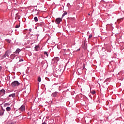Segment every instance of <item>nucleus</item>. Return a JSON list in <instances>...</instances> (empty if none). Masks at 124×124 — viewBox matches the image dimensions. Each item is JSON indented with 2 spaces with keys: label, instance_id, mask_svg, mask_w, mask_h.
Here are the masks:
<instances>
[{
  "label": "nucleus",
  "instance_id": "f257e3e1",
  "mask_svg": "<svg viewBox=\"0 0 124 124\" xmlns=\"http://www.w3.org/2000/svg\"><path fill=\"white\" fill-rule=\"evenodd\" d=\"M19 85H20V83L17 81H13L11 84V86L13 88H14V87H17L19 86Z\"/></svg>",
  "mask_w": 124,
  "mask_h": 124
},
{
  "label": "nucleus",
  "instance_id": "f03ea898",
  "mask_svg": "<svg viewBox=\"0 0 124 124\" xmlns=\"http://www.w3.org/2000/svg\"><path fill=\"white\" fill-rule=\"evenodd\" d=\"M11 53V51L10 50H8L6 51L5 54L4 55V58H6V57H8V58L9 57V55Z\"/></svg>",
  "mask_w": 124,
  "mask_h": 124
},
{
  "label": "nucleus",
  "instance_id": "7ed1b4c3",
  "mask_svg": "<svg viewBox=\"0 0 124 124\" xmlns=\"http://www.w3.org/2000/svg\"><path fill=\"white\" fill-rule=\"evenodd\" d=\"M62 18H57L55 20V23L56 24H57L58 25H59V24H60V23H61V22H62Z\"/></svg>",
  "mask_w": 124,
  "mask_h": 124
},
{
  "label": "nucleus",
  "instance_id": "20e7f679",
  "mask_svg": "<svg viewBox=\"0 0 124 124\" xmlns=\"http://www.w3.org/2000/svg\"><path fill=\"white\" fill-rule=\"evenodd\" d=\"M60 93H59V92H55L52 94V96L53 97H58Z\"/></svg>",
  "mask_w": 124,
  "mask_h": 124
},
{
  "label": "nucleus",
  "instance_id": "39448f33",
  "mask_svg": "<svg viewBox=\"0 0 124 124\" xmlns=\"http://www.w3.org/2000/svg\"><path fill=\"white\" fill-rule=\"evenodd\" d=\"M19 110L20 111V113H22V112H24L25 106L24 105L21 106V107L19 108Z\"/></svg>",
  "mask_w": 124,
  "mask_h": 124
},
{
  "label": "nucleus",
  "instance_id": "423d86ee",
  "mask_svg": "<svg viewBox=\"0 0 124 124\" xmlns=\"http://www.w3.org/2000/svg\"><path fill=\"white\" fill-rule=\"evenodd\" d=\"M20 16H19V15L18 14V13L16 14V17H15L16 20H19V19H20Z\"/></svg>",
  "mask_w": 124,
  "mask_h": 124
},
{
  "label": "nucleus",
  "instance_id": "0eeeda50",
  "mask_svg": "<svg viewBox=\"0 0 124 124\" xmlns=\"http://www.w3.org/2000/svg\"><path fill=\"white\" fill-rule=\"evenodd\" d=\"M9 97H13V98L15 97V93H12V94H10L9 95Z\"/></svg>",
  "mask_w": 124,
  "mask_h": 124
},
{
  "label": "nucleus",
  "instance_id": "6e6552de",
  "mask_svg": "<svg viewBox=\"0 0 124 124\" xmlns=\"http://www.w3.org/2000/svg\"><path fill=\"white\" fill-rule=\"evenodd\" d=\"M10 57H11V59H12V60H13L14 59V58H15V57H16V55L12 54V55H11Z\"/></svg>",
  "mask_w": 124,
  "mask_h": 124
},
{
  "label": "nucleus",
  "instance_id": "1a4fd4ad",
  "mask_svg": "<svg viewBox=\"0 0 124 124\" xmlns=\"http://www.w3.org/2000/svg\"><path fill=\"white\" fill-rule=\"evenodd\" d=\"M5 93V91H4V90L3 89H2L0 91V93H1L2 95L4 94Z\"/></svg>",
  "mask_w": 124,
  "mask_h": 124
},
{
  "label": "nucleus",
  "instance_id": "9d476101",
  "mask_svg": "<svg viewBox=\"0 0 124 124\" xmlns=\"http://www.w3.org/2000/svg\"><path fill=\"white\" fill-rule=\"evenodd\" d=\"M6 110L7 111V112H8L11 110V108L8 107L6 108Z\"/></svg>",
  "mask_w": 124,
  "mask_h": 124
},
{
  "label": "nucleus",
  "instance_id": "9b49d317",
  "mask_svg": "<svg viewBox=\"0 0 124 124\" xmlns=\"http://www.w3.org/2000/svg\"><path fill=\"white\" fill-rule=\"evenodd\" d=\"M20 49L17 48L15 52L16 54H19V53H20Z\"/></svg>",
  "mask_w": 124,
  "mask_h": 124
},
{
  "label": "nucleus",
  "instance_id": "f8f14e48",
  "mask_svg": "<svg viewBox=\"0 0 124 124\" xmlns=\"http://www.w3.org/2000/svg\"><path fill=\"white\" fill-rule=\"evenodd\" d=\"M65 15H67V12H65L63 14V15H62V18H63V17H64Z\"/></svg>",
  "mask_w": 124,
  "mask_h": 124
},
{
  "label": "nucleus",
  "instance_id": "ddd939ff",
  "mask_svg": "<svg viewBox=\"0 0 124 124\" xmlns=\"http://www.w3.org/2000/svg\"><path fill=\"white\" fill-rule=\"evenodd\" d=\"M38 48H39V46H35V51H38Z\"/></svg>",
  "mask_w": 124,
  "mask_h": 124
},
{
  "label": "nucleus",
  "instance_id": "4468645a",
  "mask_svg": "<svg viewBox=\"0 0 124 124\" xmlns=\"http://www.w3.org/2000/svg\"><path fill=\"white\" fill-rule=\"evenodd\" d=\"M2 115H3V110H1L0 111V116H2Z\"/></svg>",
  "mask_w": 124,
  "mask_h": 124
},
{
  "label": "nucleus",
  "instance_id": "2eb2a0df",
  "mask_svg": "<svg viewBox=\"0 0 124 124\" xmlns=\"http://www.w3.org/2000/svg\"><path fill=\"white\" fill-rule=\"evenodd\" d=\"M38 81L39 82H41V78H40V77H39L38 78Z\"/></svg>",
  "mask_w": 124,
  "mask_h": 124
},
{
  "label": "nucleus",
  "instance_id": "dca6fc26",
  "mask_svg": "<svg viewBox=\"0 0 124 124\" xmlns=\"http://www.w3.org/2000/svg\"><path fill=\"white\" fill-rule=\"evenodd\" d=\"M34 19L35 22H37L38 21V19L37 18V17H36V16H35Z\"/></svg>",
  "mask_w": 124,
  "mask_h": 124
},
{
  "label": "nucleus",
  "instance_id": "f3484780",
  "mask_svg": "<svg viewBox=\"0 0 124 124\" xmlns=\"http://www.w3.org/2000/svg\"><path fill=\"white\" fill-rule=\"evenodd\" d=\"M16 29H18V28H20V25H17L15 27Z\"/></svg>",
  "mask_w": 124,
  "mask_h": 124
},
{
  "label": "nucleus",
  "instance_id": "a211bd4d",
  "mask_svg": "<svg viewBox=\"0 0 124 124\" xmlns=\"http://www.w3.org/2000/svg\"><path fill=\"white\" fill-rule=\"evenodd\" d=\"M91 93H92L93 94H95V91H92V92H91Z\"/></svg>",
  "mask_w": 124,
  "mask_h": 124
},
{
  "label": "nucleus",
  "instance_id": "6ab92c4d",
  "mask_svg": "<svg viewBox=\"0 0 124 124\" xmlns=\"http://www.w3.org/2000/svg\"><path fill=\"white\" fill-rule=\"evenodd\" d=\"M44 54L46 55V57H48V53H47V52L45 51L44 52Z\"/></svg>",
  "mask_w": 124,
  "mask_h": 124
},
{
  "label": "nucleus",
  "instance_id": "aec40b11",
  "mask_svg": "<svg viewBox=\"0 0 124 124\" xmlns=\"http://www.w3.org/2000/svg\"><path fill=\"white\" fill-rule=\"evenodd\" d=\"M92 37H93V35L90 34L89 36V38H92Z\"/></svg>",
  "mask_w": 124,
  "mask_h": 124
},
{
  "label": "nucleus",
  "instance_id": "412c9836",
  "mask_svg": "<svg viewBox=\"0 0 124 124\" xmlns=\"http://www.w3.org/2000/svg\"><path fill=\"white\" fill-rule=\"evenodd\" d=\"M123 20H124V18H120V19H118V21H123Z\"/></svg>",
  "mask_w": 124,
  "mask_h": 124
},
{
  "label": "nucleus",
  "instance_id": "4be33fe9",
  "mask_svg": "<svg viewBox=\"0 0 124 124\" xmlns=\"http://www.w3.org/2000/svg\"><path fill=\"white\" fill-rule=\"evenodd\" d=\"M7 42H8V43H10V40H6Z\"/></svg>",
  "mask_w": 124,
  "mask_h": 124
},
{
  "label": "nucleus",
  "instance_id": "5701e85b",
  "mask_svg": "<svg viewBox=\"0 0 124 124\" xmlns=\"http://www.w3.org/2000/svg\"><path fill=\"white\" fill-rule=\"evenodd\" d=\"M24 60H23V59H20L19 60V62H23Z\"/></svg>",
  "mask_w": 124,
  "mask_h": 124
},
{
  "label": "nucleus",
  "instance_id": "b1692460",
  "mask_svg": "<svg viewBox=\"0 0 124 124\" xmlns=\"http://www.w3.org/2000/svg\"><path fill=\"white\" fill-rule=\"evenodd\" d=\"M84 68H85V64H83V69H84Z\"/></svg>",
  "mask_w": 124,
  "mask_h": 124
},
{
  "label": "nucleus",
  "instance_id": "393cba45",
  "mask_svg": "<svg viewBox=\"0 0 124 124\" xmlns=\"http://www.w3.org/2000/svg\"><path fill=\"white\" fill-rule=\"evenodd\" d=\"M1 70V66H0V71Z\"/></svg>",
  "mask_w": 124,
  "mask_h": 124
},
{
  "label": "nucleus",
  "instance_id": "a878e982",
  "mask_svg": "<svg viewBox=\"0 0 124 124\" xmlns=\"http://www.w3.org/2000/svg\"><path fill=\"white\" fill-rule=\"evenodd\" d=\"M77 51H80V48L78 49Z\"/></svg>",
  "mask_w": 124,
  "mask_h": 124
},
{
  "label": "nucleus",
  "instance_id": "bb28decb",
  "mask_svg": "<svg viewBox=\"0 0 124 124\" xmlns=\"http://www.w3.org/2000/svg\"><path fill=\"white\" fill-rule=\"evenodd\" d=\"M42 124H46V123H44Z\"/></svg>",
  "mask_w": 124,
  "mask_h": 124
},
{
  "label": "nucleus",
  "instance_id": "cd10ccee",
  "mask_svg": "<svg viewBox=\"0 0 124 124\" xmlns=\"http://www.w3.org/2000/svg\"><path fill=\"white\" fill-rule=\"evenodd\" d=\"M88 15H90V14H89Z\"/></svg>",
  "mask_w": 124,
  "mask_h": 124
}]
</instances>
